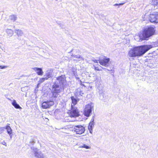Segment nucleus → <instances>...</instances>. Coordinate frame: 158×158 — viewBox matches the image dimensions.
Masks as SVG:
<instances>
[{
    "instance_id": "nucleus-1",
    "label": "nucleus",
    "mask_w": 158,
    "mask_h": 158,
    "mask_svg": "<svg viewBox=\"0 0 158 158\" xmlns=\"http://www.w3.org/2000/svg\"><path fill=\"white\" fill-rule=\"evenodd\" d=\"M67 84L64 75H62L57 77L56 82L52 85L51 92L52 96L54 98H57L59 94L61 91V89H64Z\"/></svg>"
},
{
    "instance_id": "nucleus-2",
    "label": "nucleus",
    "mask_w": 158,
    "mask_h": 158,
    "mask_svg": "<svg viewBox=\"0 0 158 158\" xmlns=\"http://www.w3.org/2000/svg\"><path fill=\"white\" fill-rule=\"evenodd\" d=\"M150 48L148 45H142L133 48L129 52L130 57L140 56Z\"/></svg>"
},
{
    "instance_id": "nucleus-3",
    "label": "nucleus",
    "mask_w": 158,
    "mask_h": 158,
    "mask_svg": "<svg viewBox=\"0 0 158 158\" xmlns=\"http://www.w3.org/2000/svg\"><path fill=\"white\" fill-rule=\"evenodd\" d=\"M155 31L154 27L146 28L143 30L142 33L140 35L139 37L142 40H147L150 37L154 35Z\"/></svg>"
},
{
    "instance_id": "nucleus-4",
    "label": "nucleus",
    "mask_w": 158,
    "mask_h": 158,
    "mask_svg": "<svg viewBox=\"0 0 158 158\" xmlns=\"http://www.w3.org/2000/svg\"><path fill=\"white\" fill-rule=\"evenodd\" d=\"M70 128L73 129V131H74L77 134L79 135L84 133L85 131V127L81 125H74L71 127Z\"/></svg>"
},
{
    "instance_id": "nucleus-5",
    "label": "nucleus",
    "mask_w": 158,
    "mask_h": 158,
    "mask_svg": "<svg viewBox=\"0 0 158 158\" xmlns=\"http://www.w3.org/2000/svg\"><path fill=\"white\" fill-rule=\"evenodd\" d=\"M71 111L70 112V116L73 117H77L79 115V111L77 108L71 105Z\"/></svg>"
},
{
    "instance_id": "nucleus-6",
    "label": "nucleus",
    "mask_w": 158,
    "mask_h": 158,
    "mask_svg": "<svg viewBox=\"0 0 158 158\" xmlns=\"http://www.w3.org/2000/svg\"><path fill=\"white\" fill-rule=\"evenodd\" d=\"M93 106H92V104L90 103L86 105L85 106L84 114L86 117H89L92 112V109Z\"/></svg>"
},
{
    "instance_id": "nucleus-7",
    "label": "nucleus",
    "mask_w": 158,
    "mask_h": 158,
    "mask_svg": "<svg viewBox=\"0 0 158 158\" xmlns=\"http://www.w3.org/2000/svg\"><path fill=\"white\" fill-rule=\"evenodd\" d=\"M149 20L152 23H158V13L157 12L151 13L149 16Z\"/></svg>"
},
{
    "instance_id": "nucleus-8",
    "label": "nucleus",
    "mask_w": 158,
    "mask_h": 158,
    "mask_svg": "<svg viewBox=\"0 0 158 158\" xmlns=\"http://www.w3.org/2000/svg\"><path fill=\"white\" fill-rule=\"evenodd\" d=\"M54 104V102L53 101H48L44 102L42 103V107L44 109H47Z\"/></svg>"
},
{
    "instance_id": "nucleus-9",
    "label": "nucleus",
    "mask_w": 158,
    "mask_h": 158,
    "mask_svg": "<svg viewBox=\"0 0 158 158\" xmlns=\"http://www.w3.org/2000/svg\"><path fill=\"white\" fill-rule=\"evenodd\" d=\"M110 60L109 58H104L103 59H99L98 61L101 65L106 67H108L109 65L108 63Z\"/></svg>"
},
{
    "instance_id": "nucleus-10",
    "label": "nucleus",
    "mask_w": 158,
    "mask_h": 158,
    "mask_svg": "<svg viewBox=\"0 0 158 158\" xmlns=\"http://www.w3.org/2000/svg\"><path fill=\"white\" fill-rule=\"evenodd\" d=\"M94 116L92 118L90 123H89V125L88 127V129L90 133L92 134L93 132V129L94 127L95 123L94 122Z\"/></svg>"
},
{
    "instance_id": "nucleus-11",
    "label": "nucleus",
    "mask_w": 158,
    "mask_h": 158,
    "mask_svg": "<svg viewBox=\"0 0 158 158\" xmlns=\"http://www.w3.org/2000/svg\"><path fill=\"white\" fill-rule=\"evenodd\" d=\"M46 79L47 80L49 78L53 76V71L50 69L47 70L45 73V74L44 75Z\"/></svg>"
},
{
    "instance_id": "nucleus-12",
    "label": "nucleus",
    "mask_w": 158,
    "mask_h": 158,
    "mask_svg": "<svg viewBox=\"0 0 158 158\" xmlns=\"http://www.w3.org/2000/svg\"><path fill=\"white\" fill-rule=\"evenodd\" d=\"M71 98L72 100V102L71 105L72 104L74 106H75V105H76L77 103V102L79 100V99L78 98H77V97H76V98H75L74 96L71 97Z\"/></svg>"
},
{
    "instance_id": "nucleus-13",
    "label": "nucleus",
    "mask_w": 158,
    "mask_h": 158,
    "mask_svg": "<svg viewBox=\"0 0 158 158\" xmlns=\"http://www.w3.org/2000/svg\"><path fill=\"white\" fill-rule=\"evenodd\" d=\"M83 94L84 93L83 91L81 90L80 89H77L74 94L76 97H78L80 96H82Z\"/></svg>"
},
{
    "instance_id": "nucleus-14",
    "label": "nucleus",
    "mask_w": 158,
    "mask_h": 158,
    "mask_svg": "<svg viewBox=\"0 0 158 158\" xmlns=\"http://www.w3.org/2000/svg\"><path fill=\"white\" fill-rule=\"evenodd\" d=\"M34 155L36 158H43L44 157L42 153L40 151H37L35 153H34Z\"/></svg>"
},
{
    "instance_id": "nucleus-15",
    "label": "nucleus",
    "mask_w": 158,
    "mask_h": 158,
    "mask_svg": "<svg viewBox=\"0 0 158 158\" xmlns=\"http://www.w3.org/2000/svg\"><path fill=\"white\" fill-rule=\"evenodd\" d=\"M33 69L37 71L36 73L38 75H42L43 74V72L41 68L35 67Z\"/></svg>"
},
{
    "instance_id": "nucleus-16",
    "label": "nucleus",
    "mask_w": 158,
    "mask_h": 158,
    "mask_svg": "<svg viewBox=\"0 0 158 158\" xmlns=\"http://www.w3.org/2000/svg\"><path fill=\"white\" fill-rule=\"evenodd\" d=\"M15 32L16 34L18 36H22L23 35V31L20 29H15Z\"/></svg>"
},
{
    "instance_id": "nucleus-17",
    "label": "nucleus",
    "mask_w": 158,
    "mask_h": 158,
    "mask_svg": "<svg viewBox=\"0 0 158 158\" xmlns=\"http://www.w3.org/2000/svg\"><path fill=\"white\" fill-rule=\"evenodd\" d=\"M7 131V133L9 134V135L11 137V135L12 134V130L10 126L8 125L6 126L5 127H4Z\"/></svg>"
},
{
    "instance_id": "nucleus-18",
    "label": "nucleus",
    "mask_w": 158,
    "mask_h": 158,
    "mask_svg": "<svg viewBox=\"0 0 158 158\" xmlns=\"http://www.w3.org/2000/svg\"><path fill=\"white\" fill-rule=\"evenodd\" d=\"M12 104L13 106H14V107L16 109H21V108L20 106L18 104L15 100H14L13 102L12 103Z\"/></svg>"
},
{
    "instance_id": "nucleus-19",
    "label": "nucleus",
    "mask_w": 158,
    "mask_h": 158,
    "mask_svg": "<svg viewBox=\"0 0 158 158\" xmlns=\"http://www.w3.org/2000/svg\"><path fill=\"white\" fill-rule=\"evenodd\" d=\"M6 32L7 33L8 35L10 37L13 34V30L10 29H6Z\"/></svg>"
},
{
    "instance_id": "nucleus-20",
    "label": "nucleus",
    "mask_w": 158,
    "mask_h": 158,
    "mask_svg": "<svg viewBox=\"0 0 158 158\" xmlns=\"http://www.w3.org/2000/svg\"><path fill=\"white\" fill-rule=\"evenodd\" d=\"M9 19L13 22H15L16 20L17 17L15 15H12L9 17Z\"/></svg>"
},
{
    "instance_id": "nucleus-21",
    "label": "nucleus",
    "mask_w": 158,
    "mask_h": 158,
    "mask_svg": "<svg viewBox=\"0 0 158 158\" xmlns=\"http://www.w3.org/2000/svg\"><path fill=\"white\" fill-rule=\"evenodd\" d=\"M88 138L89 137L88 136H86V135H85L81 136L80 138V139L84 140L85 141H87Z\"/></svg>"
},
{
    "instance_id": "nucleus-22",
    "label": "nucleus",
    "mask_w": 158,
    "mask_h": 158,
    "mask_svg": "<svg viewBox=\"0 0 158 158\" xmlns=\"http://www.w3.org/2000/svg\"><path fill=\"white\" fill-rule=\"evenodd\" d=\"M152 3L154 6L158 4V0H152Z\"/></svg>"
},
{
    "instance_id": "nucleus-23",
    "label": "nucleus",
    "mask_w": 158,
    "mask_h": 158,
    "mask_svg": "<svg viewBox=\"0 0 158 158\" xmlns=\"http://www.w3.org/2000/svg\"><path fill=\"white\" fill-rule=\"evenodd\" d=\"M80 148H85L86 149H88L90 148V147L89 146H87V145L86 144H84L82 146H81L80 147Z\"/></svg>"
},
{
    "instance_id": "nucleus-24",
    "label": "nucleus",
    "mask_w": 158,
    "mask_h": 158,
    "mask_svg": "<svg viewBox=\"0 0 158 158\" xmlns=\"http://www.w3.org/2000/svg\"><path fill=\"white\" fill-rule=\"evenodd\" d=\"M31 148L33 151L34 153H35L38 151L37 149L36 148L31 147Z\"/></svg>"
},
{
    "instance_id": "nucleus-25",
    "label": "nucleus",
    "mask_w": 158,
    "mask_h": 158,
    "mask_svg": "<svg viewBox=\"0 0 158 158\" xmlns=\"http://www.w3.org/2000/svg\"><path fill=\"white\" fill-rule=\"evenodd\" d=\"M99 65L97 64V65H94V69L96 71H99V68L97 66V65Z\"/></svg>"
},
{
    "instance_id": "nucleus-26",
    "label": "nucleus",
    "mask_w": 158,
    "mask_h": 158,
    "mask_svg": "<svg viewBox=\"0 0 158 158\" xmlns=\"http://www.w3.org/2000/svg\"><path fill=\"white\" fill-rule=\"evenodd\" d=\"M45 80H46V78H45V77L44 78H41L40 79V83L43 82H44L45 81Z\"/></svg>"
},
{
    "instance_id": "nucleus-27",
    "label": "nucleus",
    "mask_w": 158,
    "mask_h": 158,
    "mask_svg": "<svg viewBox=\"0 0 158 158\" xmlns=\"http://www.w3.org/2000/svg\"><path fill=\"white\" fill-rule=\"evenodd\" d=\"M4 129H5V128L4 127L0 128V134L2 133Z\"/></svg>"
},
{
    "instance_id": "nucleus-28",
    "label": "nucleus",
    "mask_w": 158,
    "mask_h": 158,
    "mask_svg": "<svg viewBox=\"0 0 158 158\" xmlns=\"http://www.w3.org/2000/svg\"><path fill=\"white\" fill-rule=\"evenodd\" d=\"M80 58H78V59H79L78 60V61H81V60H84V58H83V57H81L80 55Z\"/></svg>"
},
{
    "instance_id": "nucleus-29",
    "label": "nucleus",
    "mask_w": 158,
    "mask_h": 158,
    "mask_svg": "<svg viewBox=\"0 0 158 158\" xmlns=\"http://www.w3.org/2000/svg\"><path fill=\"white\" fill-rule=\"evenodd\" d=\"M100 67L102 69H103L105 71H106V70H107L108 71H110L111 70H110V69H106V68H103L102 67V66H100Z\"/></svg>"
},
{
    "instance_id": "nucleus-30",
    "label": "nucleus",
    "mask_w": 158,
    "mask_h": 158,
    "mask_svg": "<svg viewBox=\"0 0 158 158\" xmlns=\"http://www.w3.org/2000/svg\"><path fill=\"white\" fill-rule=\"evenodd\" d=\"M80 55H75L74 56V58H80Z\"/></svg>"
},
{
    "instance_id": "nucleus-31",
    "label": "nucleus",
    "mask_w": 158,
    "mask_h": 158,
    "mask_svg": "<svg viewBox=\"0 0 158 158\" xmlns=\"http://www.w3.org/2000/svg\"><path fill=\"white\" fill-rule=\"evenodd\" d=\"M7 67V66H1V65L0 66V68H1V69H5Z\"/></svg>"
},
{
    "instance_id": "nucleus-32",
    "label": "nucleus",
    "mask_w": 158,
    "mask_h": 158,
    "mask_svg": "<svg viewBox=\"0 0 158 158\" xmlns=\"http://www.w3.org/2000/svg\"><path fill=\"white\" fill-rule=\"evenodd\" d=\"M2 144L3 145H5L6 146V143L4 141H3V142H2Z\"/></svg>"
},
{
    "instance_id": "nucleus-33",
    "label": "nucleus",
    "mask_w": 158,
    "mask_h": 158,
    "mask_svg": "<svg viewBox=\"0 0 158 158\" xmlns=\"http://www.w3.org/2000/svg\"><path fill=\"white\" fill-rule=\"evenodd\" d=\"M93 61L95 63H98V60H93Z\"/></svg>"
},
{
    "instance_id": "nucleus-34",
    "label": "nucleus",
    "mask_w": 158,
    "mask_h": 158,
    "mask_svg": "<svg viewBox=\"0 0 158 158\" xmlns=\"http://www.w3.org/2000/svg\"><path fill=\"white\" fill-rule=\"evenodd\" d=\"M123 3H120L119 4H116L114 5L115 6H118V5H123Z\"/></svg>"
},
{
    "instance_id": "nucleus-35",
    "label": "nucleus",
    "mask_w": 158,
    "mask_h": 158,
    "mask_svg": "<svg viewBox=\"0 0 158 158\" xmlns=\"http://www.w3.org/2000/svg\"><path fill=\"white\" fill-rule=\"evenodd\" d=\"M30 143H31L32 145H33L34 143V142L32 140L30 142Z\"/></svg>"
},
{
    "instance_id": "nucleus-36",
    "label": "nucleus",
    "mask_w": 158,
    "mask_h": 158,
    "mask_svg": "<svg viewBox=\"0 0 158 158\" xmlns=\"http://www.w3.org/2000/svg\"><path fill=\"white\" fill-rule=\"evenodd\" d=\"M73 49H72L71 50V51H70V52H69V53H71V52H73Z\"/></svg>"
},
{
    "instance_id": "nucleus-37",
    "label": "nucleus",
    "mask_w": 158,
    "mask_h": 158,
    "mask_svg": "<svg viewBox=\"0 0 158 158\" xmlns=\"http://www.w3.org/2000/svg\"><path fill=\"white\" fill-rule=\"evenodd\" d=\"M75 55H74L73 54H72L71 55V56H73L74 57V56Z\"/></svg>"
},
{
    "instance_id": "nucleus-38",
    "label": "nucleus",
    "mask_w": 158,
    "mask_h": 158,
    "mask_svg": "<svg viewBox=\"0 0 158 158\" xmlns=\"http://www.w3.org/2000/svg\"><path fill=\"white\" fill-rule=\"evenodd\" d=\"M76 78L77 80H79V78L78 77H76Z\"/></svg>"
},
{
    "instance_id": "nucleus-39",
    "label": "nucleus",
    "mask_w": 158,
    "mask_h": 158,
    "mask_svg": "<svg viewBox=\"0 0 158 158\" xmlns=\"http://www.w3.org/2000/svg\"><path fill=\"white\" fill-rule=\"evenodd\" d=\"M99 70H99V71H102V70L101 69L99 68Z\"/></svg>"
},
{
    "instance_id": "nucleus-40",
    "label": "nucleus",
    "mask_w": 158,
    "mask_h": 158,
    "mask_svg": "<svg viewBox=\"0 0 158 158\" xmlns=\"http://www.w3.org/2000/svg\"><path fill=\"white\" fill-rule=\"evenodd\" d=\"M79 81H80V82L81 83V80H79Z\"/></svg>"
},
{
    "instance_id": "nucleus-41",
    "label": "nucleus",
    "mask_w": 158,
    "mask_h": 158,
    "mask_svg": "<svg viewBox=\"0 0 158 158\" xmlns=\"http://www.w3.org/2000/svg\"><path fill=\"white\" fill-rule=\"evenodd\" d=\"M77 51H79V50H77Z\"/></svg>"
},
{
    "instance_id": "nucleus-42",
    "label": "nucleus",
    "mask_w": 158,
    "mask_h": 158,
    "mask_svg": "<svg viewBox=\"0 0 158 158\" xmlns=\"http://www.w3.org/2000/svg\"><path fill=\"white\" fill-rule=\"evenodd\" d=\"M56 0V1H57V0Z\"/></svg>"
}]
</instances>
